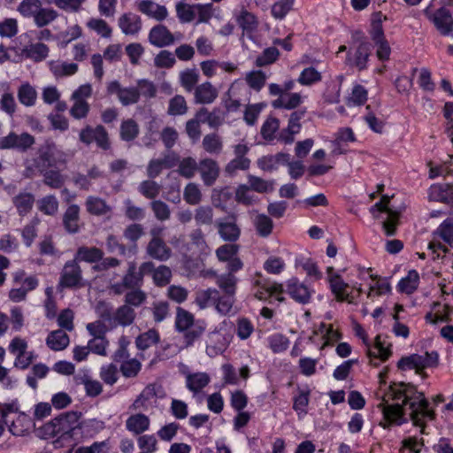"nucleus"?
Wrapping results in <instances>:
<instances>
[{
	"label": "nucleus",
	"instance_id": "1",
	"mask_svg": "<svg viewBox=\"0 0 453 453\" xmlns=\"http://www.w3.org/2000/svg\"><path fill=\"white\" fill-rule=\"evenodd\" d=\"M385 374V372L379 374L380 386L376 391L377 408L382 416L379 425L389 429L411 420L425 434V422L434 418V411L429 409L424 394L411 384H388Z\"/></svg>",
	"mask_w": 453,
	"mask_h": 453
},
{
	"label": "nucleus",
	"instance_id": "2",
	"mask_svg": "<svg viewBox=\"0 0 453 453\" xmlns=\"http://www.w3.org/2000/svg\"><path fill=\"white\" fill-rule=\"evenodd\" d=\"M79 140L87 146L95 142L98 148L104 150H107L111 148L109 134L103 125H97L96 127L86 125L80 131Z\"/></svg>",
	"mask_w": 453,
	"mask_h": 453
},
{
	"label": "nucleus",
	"instance_id": "3",
	"mask_svg": "<svg viewBox=\"0 0 453 453\" xmlns=\"http://www.w3.org/2000/svg\"><path fill=\"white\" fill-rule=\"evenodd\" d=\"M283 292L282 284L271 281L261 274H257V278L254 280V296L259 300L267 301L271 297H275L278 302H283L285 300L281 296Z\"/></svg>",
	"mask_w": 453,
	"mask_h": 453
},
{
	"label": "nucleus",
	"instance_id": "4",
	"mask_svg": "<svg viewBox=\"0 0 453 453\" xmlns=\"http://www.w3.org/2000/svg\"><path fill=\"white\" fill-rule=\"evenodd\" d=\"M424 14L434 24L441 35L449 36L453 33V16L448 8L442 6L431 12L430 7H426L424 10Z\"/></svg>",
	"mask_w": 453,
	"mask_h": 453
},
{
	"label": "nucleus",
	"instance_id": "5",
	"mask_svg": "<svg viewBox=\"0 0 453 453\" xmlns=\"http://www.w3.org/2000/svg\"><path fill=\"white\" fill-rule=\"evenodd\" d=\"M58 286L65 288H80L84 286L82 270L76 260L65 262L60 273Z\"/></svg>",
	"mask_w": 453,
	"mask_h": 453
},
{
	"label": "nucleus",
	"instance_id": "6",
	"mask_svg": "<svg viewBox=\"0 0 453 453\" xmlns=\"http://www.w3.org/2000/svg\"><path fill=\"white\" fill-rule=\"evenodd\" d=\"M130 345V341L127 336L122 335L119 339V348L113 354V361L120 364V368H141V360L144 359L143 353H137L134 357H130L127 351V347Z\"/></svg>",
	"mask_w": 453,
	"mask_h": 453
},
{
	"label": "nucleus",
	"instance_id": "7",
	"mask_svg": "<svg viewBox=\"0 0 453 453\" xmlns=\"http://www.w3.org/2000/svg\"><path fill=\"white\" fill-rule=\"evenodd\" d=\"M27 343L24 339L15 337L9 345V350L15 357V368H27L33 365L37 356L33 351H27Z\"/></svg>",
	"mask_w": 453,
	"mask_h": 453
},
{
	"label": "nucleus",
	"instance_id": "8",
	"mask_svg": "<svg viewBox=\"0 0 453 453\" xmlns=\"http://www.w3.org/2000/svg\"><path fill=\"white\" fill-rule=\"evenodd\" d=\"M389 198L388 196H383L379 202H377L374 205H372L370 209V211L376 218L375 212H387L388 217L382 223V227L386 235L393 236L396 232V226L398 224L399 212L393 211L388 207Z\"/></svg>",
	"mask_w": 453,
	"mask_h": 453
},
{
	"label": "nucleus",
	"instance_id": "9",
	"mask_svg": "<svg viewBox=\"0 0 453 453\" xmlns=\"http://www.w3.org/2000/svg\"><path fill=\"white\" fill-rule=\"evenodd\" d=\"M35 142V137L28 133L17 134L11 132L8 135L0 139V150H16L19 152H26Z\"/></svg>",
	"mask_w": 453,
	"mask_h": 453
},
{
	"label": "nucleus",
	"instance_id": "10",
	"mask_svg": "<svg viewBox=\"0 0 453 453\" xmlns=\"http://www.w3.org/2000/svg\"><path fill=\"white\" fill-rule=\"evenodd\" d=\"M439 356L436 351L426 352L424 355L412 354L402 357L397 368H427L438 365Z\"/></svg>",
	"mask_w": 453,
	"mask_h": 453
},
{
	"label": "nucleus",
	"instance_id": "11",
	"mask_svg": "<svg viewBox=\"0 0 453 453\" xmlns=\"http://www.w3.org/2000/svg\"><path fill=\"white\" fill-rule=\"evenodd\" d=\"M216 227L219 235L225 242H234L240 238L241 228L237 225V219L234 214L219 219L216 221Z\"/></svg>",
	"mask_w": 453,
	"mask_h": 453
},
{
	"label": "nucleus",
	"instance_id": "12",
	"mask_svg": "<svg viewBox=\"0 0 453 453\" xmlns=\"http://www.w3.org/2000/svg\"><path fill=\"white\" fill-rule=\"evenodd\" d=\"M135 311L132 307L123 304L119 306L113 314L110 311H105L101 317L104 322L108 323L111 326H116L118 325L127 326L133 324L135 319Z\"/></svg>",
	"mask_w": 453,
	"mask_h": 453
},
{
	"label": "nucleus",
	"instance_id": "13",
	"mask_svg": "<svg viewBox=\"0 0 453 453\" xmlns=\"http://www.w3.org/2000/svg\"><path fill=\"white\" fill-rule=\"evenodd\" d=\"M286 292L296 303L306 304L310 303L313 291L297 278H291L286 283Z\"/></svg>",
	"mask_w": 453,
	"mask_h": 453
},
{
	"label": "nucleus",
	"instance_id": "14",
	"mask_svg": "<svg viewBox=\"0 0 453 453\" xmlns=\"http://www.w3.org/2000/svg\"><path fill=\"white\" fill-rule=\"evenodd\" d=\"M39 159L47 166H54L58 163H65V153L58 150L53 141L47 140L39 150Z\"/></svg>",
	"mask_w": 453,
	"mask_h": 453
},
{
	"label": "nucleus",
	"instance_id": "15",
	"mask_svg": "<svg viewBox=\"0 0 453 453\" xmlns=\"http://www.w3.org/2000/svg\"><path fill=\"white\" fill-rule=\"evenodd\" d=\"M198 171L205 186H212L219 176L220 169L218 163L211 158H204L199 162Z\"/></svg>",
	"mask_w": 453,
	"mask_h": 453
},
{
	"label": "nucleus",
	"instance_id": "16",
	"mask_svg": "<svg viewBox=\"0 0 453 453\" xmlns=\"http://www.w3.org/2000/svg\"><path fill=\"white\" fill-rule=\"evenodd\" d=\"M149 41L152 45L163 48L173 44L175 39L165 26L157 25L150 29Z\"/></svg>",
	"mask_w": 453,
	"mask_h": 453
},
{
	"label": "nucleus",
	"instance_id": "17",
	"mask_svg": "<svg viewBox=\"0 0 453 453\" xmlns=\"http://www.w3.org/2000/svg\"><path fill=\"white\" fill-rule=\"evenodd\" d=\"M53 433L59 434H70L79 426V416L75 412L61 415L52 421Z\"/></svg>",
	"mask_w": 453,
	"mask_h": 453
},
{
	"label": "nucleus",
	"instance_id": "18",
	"mask_svg": "<svg viewBox=\"0 0 453 453\" xmlns=\"http://www.w3.org/2000/svg\"><path fill=\"white\" fill-rule=\"evenodd\" d=\"M428 196L431 201L453 204V184H433L429 188Z\"/></svg>",
	"mask_w": 453,
	"mask_h": 453
},
{
	"label": "nucleus",
	"instance_id": "19",
	"mask_svg": "<svg viewBox=\"0 0 453 453\" xmlns=\"http://www.w3.org/2000/svg\"><path fill=\"white\" fill-rule=\"evenodd\" d=\"M149 257L158 261H166L171 257L172 250L163 239H150L146 247Z\"/></svg>",
	"mask_w": 453,
	"mask_h": 453
},
{
	"label": "nucleus",
	"instance_id": "20",
	"mask_svg": "<svg viewBox=\"0 0 453 453\" xmlns=\"http://www.w3.org/2000/svg\"><path fill=\"white\" fill-rule=\"evenodd\" d=\"M137 9L142 13L158 21L167 17V10L164 5L155 4L151 0H138L135 2Z\"/></svg>",
	"mask_w": 453,
	"mask_h": 453
},
{
	"label": "nucleus",
	"instance_id": "21",
	"mask_svg": "<svg viewBox=\"0 0 453 453\" xmlns=\"http://www.w3.org/2000/svg\"><path fill=\"white\" fill-rule=\"evenodd\" d=\"M305 113L306 110L302 109L295 111L290 114L288 127L284 130L287 134H284L283 133L280 134V139L285 143H292L294 142V134L300 132L302 127L300 120L304 117Z\"/></svg>",
	"mask_w": 453,
	"mask_h": 453
},
{
	"label": "nucleus",
	"instance_id": "22",
	"mask_svg": "<svg viewBox=\"0 0 453 453\" xmlns=\"http://www.w3.org/2000/svg\"><path fill=\"white\" fill-rule=\"evenodd\" d=\"M119 27L126 35H136L142 29L141 18L133 12L124 13L119 18Z\"/></svg>",
	"mask_w": 453,
	"mask_h": 453
},
{
	"label": "nucleus",
	"instance_id": "23",
	"mask_svg": "<svg viewBox=\"0 0 453 453\" xmlns=\"http://www.w3.org/2000/svg\"><path fill=\"white\" fill-rule=\"evenodd\" d=\"M194 96L196 104H209L218 97V90L210 81H205L196 87Z\"/></svg>",
	"mask_w": 453,
	"mask_h": 453
},
{
	"label": "nucleus",
	"instance_id": "24",
	"mask_svg": "<svg viewBox=\"0 0 453 453\" xmlns=\"http://www.w3.org/2000/svg\"><path fill=\"white\" fill-rule=\"evenodd\" d=\"M9 431L14 436H24L33 427L31 418L25 413H16L15 418L8 423Z\"/></svg>",
	"mask_w": 453,
	"mask_h": 453
},
{
	"label": "nucleus",
	"instance_id": "25",
	"mask_svg": "<svg viewBox=\"0 0 453 453\" xmlns=\"http://www.w3.org/2000/svg\"><path fill=\"white\" fill-rule=\"evenodd\" d=\"M328 282L330 289L338 302L347 301L352 303V300L349 298V295L347 293L349 284L342 280L340 274L329 275Z\"/></svg>",
	"mask_w": 453,
	"mask_h": 453
},
{
	"label": "nucleus",
	"instance_id": "26",
	"mask_svg": "<svg viewBox=\"0 0 453 453\" xmlns=\"http://www.w3.org/2000/svg\"><path fill=\"white\" fill-rule=\"evenodd\" d=\"M150 420L142 413L133 414L126 420V428L134 434H142L149 430Z\"/></svg>",
	"mask_w": 453,
	"mask_h": 453
},
{
	"label": "nucleus",
	"instance_id": "27",
	"mask_svg": "<svg viewBox=\"0 0 453 453\" xmlns=\"http://www.w3.org/2000/svg\"><path fill=\"white\" fill-rule=\"evenodd\" d=\"M80 207L77 204H71L63 215V225L69 234H76L80 230Z\"/></svg>",
	"mask_w": 453,
	"mask_h": 453
},
{
	"label": "nucleus",
	"instance_id": "28",
	"mask_svg": "<svg viewBox=\"0 0 453 453\" xmlns=\"http://www.w3.org/2000/svg\"><path fill=\"white\" fill-rule=\"evenodd\" d=\"M372 46L366 40H360L358 46L354 53V65L358 70H365L367 67V62L372 53Z\"/></svg>",
	"mask_w": 453,
	"mask_h": 453
},
{
	"label": "nucleus",
	"instance_id": "29",
	"mask_svg": "<svg viewBox=\"0 0 453 453\" xmlns=\"http://www.w3.org/2000/svg\"><path fill=\"white\" fill-rule=\"evenodd\" d=\"M70 342L68 334L62 329L50 332L46 338L47 346L55 351L65 349Z\"/></svg>",
	"mask_w": 453,
	"mask_h": 453
},
{
	"label": "nucleus",
	"instance_id": "30",
	"mask_svg": "<svg viewBox=\"0 0 453 453\" xmlns=\"http://www.w3.org/2000/svg\"><path fill=\"white\" fill-rule=\"evenodd\" d=\"M104 251L96 247L81 246L78 248L73 259L79 264L80 261L87 263H97L102 260Z\"/></svg>",
	"mask_w": 453,
	"mask_h": 453
},
{
	"label": "nucleus",
	"instance_id": "31",
	"mask_svg": "<svg viewBox=\"0 0 453 453\" xmlns=\"http://www.w3.org/2000/svg\"><path fill=\"white\" fill-rule=\"evenodd\" d=\"M391 343L382 339L380 335L375 338V344L372 349H369V357L379 359L380 361H386L391 356Z\"/></svg>",
	"mask_w": 453,
	"mask_h": 453
},
{
	"label": "nucleus",
	"instance_id": "32",
	"mask_svg": "<svg viewBox=\"0 0 453 453\" xmlns=\"http://www.w3.org/2000/svg\"><path fill=\"white\" fill-rule=\"evenodd\" d=\"M159 341V333L157 332V330L152 328L149 329L144 333L140 334L135 338L134 343L137 349L140 351L139 353H143L144 350L158 343Z\"/></svg>",
	"mask_w": 453,
	"mask_h": 453
},
{
	"label": "nucleus",
	"instance_id": "33",
	"mask_svg": "<svg viewBox=\"0 0 453 453\" xmlns=\"http://www.w3.org/2000/svg\"><path fill=\"white\" fill-rule=\"evenodd\" d=\"M140 128L133 119H123L119 127V137L122 141L129 142L137 138Z\"/></svg>",
	"mask_w": 453,
	"mask_h": 453
},
{
	"label": "nucleus",
	"instance_id": "34",
	"mask_svg": "<svg viewBox=\"0 0 453 453\" xmlns=\"http://www.w3.org/2000/svg\"><path fill=\"white\" fill-rule=\"evenodd\" d=\"M123 285L128 289L140 288L143 284L141 274L137 272L136 264L134 262L128 263L127 273L122 277Z\"/></svg>",
	"mask_w": 453,
	"mask_h": 453
},
{
	"label": "nucleus",
	"instance_id": "35",
	"mask_svg": "<svg viewBox=\"0 0 453 453\" xmlns=\"http://www.w3.org/2000/svg\"><path fill=\"white\" fill-rule=\"evenodd\" d=\"M21 54L27 58L33 59L35 62H40L48 57L49 48L44 43L37 42L22 49Z\"/></svg>",
	"mask_w": 453,
	"mask_h": 453
},
{
	"label": "nucleus",
	"instance_id": "36",
	"mask_svg": "<svg viewBox=\"0 0 453 453\" xmlns=\"http://www.w3.org/2000/svg\"><path fill=\"white\" fill-rule=\"evenodd\" d=\"M202 147L211 155H219L223 150L222 138L217 133L207 134L203 138Z\"/></svg>",
	"mask_w": 453,
	"mask_h": 453
},
{
	"label": "nucleus",
	"instance_id": "37",
	"mask_svg": "<svg viewBox=\"0 0 453 453\" xmlns=\"http://www.w3.org/2000/svg\"><path fill=\"white\" fill-rule=\"evenodd\" d=\"M210 382V377L206 372H197L187 375L186 385L188 390L198 393Z\"/></svg>",
	"mask_w": 453,
	"mask_h": 453
},
{
	"label": "nucleus",
	"instance_id": "38",
	"mask_svg": "<svg viewBox=\"0 0 453 453\" xmlns=\"http://www.w3.org/2000/svg\"><path fill=\"white\" fill-rule=\"evenodd\" d=\"M310 402V390L301 389L293 398V409L299 418H303L308 413Z\"/></svg>",
	"mask_w": 453,
	"mask_h": 453
},
{
	"label": "nucleus",
	"instance_id": "39",
	"mask_svg": "<svg viewBox=\"0 0 453 453\" xmlns=\"http://www.w3.org/2000/svg\"><path fill=\"white\" fill-rule=\"evenodd\" d=\"M12 280L15 285H21L20 287L30 292L35 289L39 285V280L36 276H27L24 270L19 269L12 273Z\"/></svg>",
	"mask_w": 453,
	"mask_h": 453
},
{
	"label": "nucleus",
	"instance_id": "40",
	"mask_svg": "<svg viewBox=\"0 0 453 453\" xmlns=\"http://www.w3.org/2000/svg\"><path fill=\"white\" fill-rule=\"evenodd\" d=\"M419 275L416 270L409 271L406 277L403 278L397 285L399 292L412 294L418 287Z\"/></svg>",
	"mask_w": 453,
	"mask_h": 453
},
{
	"label": "nucleus",
	"instance_id": "41",
	"mask_svg": "<svg viewBox=\"0 0 453 453\" xmlns=\"http://www.w3.org/2000/svg\"><path fill=\"white\" fill-rule=\"evenodd\" d=\"M35 203V196L31 193H19L13 197V204L17 208L19 215L27 214Z\"/></svg>",
	"mask_w": 453,
	"mask_h": 453
},
{
	"label": "nucleus",
	"instance_id": "42",
	"mask_svg": "<svg viewBox=\"0 0 453 453\" xmlns=\"http://www.w3.org/2000/svg\"><path fill=\"white\" fill-rule=\"evenodd\" d=\"M196 322L194 315L191 312L181 307H177L175 318V328L177 331L184 332Z\"/></svg>",
	"mask_w": 453,
	"mask_h": 453
},
{
	"label": "nucleus",
	"instance_id": "43",
	"mask_svg": "<svg viewBox=\"0 0 453 453\" xmlns=\"http://www.w3.org/2000/svg\"><path fill=\"white\" fill-rule=\"evenodd\" d=\"M87 211L93 215L101 216L111 211V207L99 197L88 196L86 201Z\"/></svg>",
	"mask_w": 453,
	"mask_h": 453
},
{
	"label": "nucleus",
	"instance_id": "44",
	"mask_svg": "<svg viewBox=\"0 0 453 453\" xmlns=\"http://www.w3.org/2000/svg\"><path fill=\"white\" fill-rule=\"evenodd\" d=\"M216 283L225 293L224 295L234 296L236 291L237 278L232 273H224L217 276Z\"/></svg>",
	"mask_w": 453,
	"mask_h": 453
},
{
	"label": "nucleus",
	"instance_id": "45",
	"mask_svg": "<svg viewBox=\"0 0 453 453\" xmlns=\"http://www.w3.org/2000/svg\"><path fill=\"white\" fill-rule=\"evenodd\" d=\"M43 183L50 188H60L65 184V177L58 170H41Z\"/></svg>",
	"mask_w": 453,
	"mask_h": 453
},
{
	"label": "nucleus",
	"instance_id": "46",
	"mask_svg": "<svg viewBox=\"0 0 453 453\" xmlns=\"http://www.w3.org/2000/svg\"><path fill=\"white\" fill-rule=\"evenodd\" d=\"M254 226L257 234L259 236L265 238L272 234L273 222L269 216L265 214H258L254 220Z\"/></svg>",
	"mask_w": 453,
	"mask_h": 453
},
{
	"label": "nucleus",
	"instance_id": "47",
	"mask_svg": "<svg viewBox=\"0 0 453 453\" xmlns=\"http://www.w3.org/2000/svg\"><path fill=\"white\" fill-rule=\"evenodd\" d=\"M434 236L440 237L443 242L453 248V219H446L434 231Z\"/></svg>",
	"mask_w": 453,
	"mask_h": 453
},
{
	"label": "nucleus",
	"instance_id": "48",
	"mask_svg": "<svg viewBox=\"0 0 453 453\" xmlns=\"http://www.w3.org/2000/svg\"><path fill=\"white\" fill-rule=\"evenodd\" d=\"M155 396L154 388L150 386L146 387L142 393L137 396V398L134 401L130 409L134 411L137 410H148L150 405V400Z\"/></svg>",
	"mask_w": 453,
	"mask_h": 453
},
{
	"label": "nucleus",
	"instance_id": "49",
	"mask_svg": "<svg viewBox=\"0 0 453 453\" xmlns=\"http://www.w3.org/2000/svg\"><path fill=\"white\" fill-rule=\"evenodd\" d=\"M138 191L145 198L155 200L161 191V185L153 180H146L139 184Z\"/></svg>",
	"mask_w": 453,
	"mask_h": 453
},
{
	"label": "nucleus",
	"instance_id": "50",
	"mask_svg": "<svg viewBox=\"0 0 453 453\" xmlns=\"http://www.w3.org/2000/svg\"><path fill=\"white\" fill-rule=\"evenodd\" d=\"M50 68L52 73L56 77H64V76H70L77 73L78 71V65L75 63H58V62H51L50 64Z\"/></svg>",
	"mask_w": 453,
	"mask_h": 453
},
{
	"label": "nucleus",
	"instance_id": "51",
	"mask_svg": "<svg viewBox=\"0 0 453 453\" xmlns=\"http://www.w3.org/2000/svg\"><path fill=\"white\" fill-rule=\"evenodd\" d=\"M206 323L203 320H196V322L184 331V342L187 346L192 345L205 331Z\"/></svg>",
	"mask_w": 453,
	"mask_h": 453
},
{
	"label": "nucleus",
	"instance_id": "52",
	"mask_svg": "<svg viewBox=\"0 0 453 453\" xmlns=\"http://www.w3.org/2000/svg\"><path fill=\"white\" fill-rule=\"evenodd\" d=\"M218 296L219 291L215 288L199 290L196 293L195 303L200 309H204L208 307L211 302L214 303Z\"/></svg>",
	"mask_w": 453,
	"mask_h": 453
},
{
	"label": "nucleus",
	"instance_id": "53",
	"mask_svg": "<svg viewBox=\"0 0 453 453\" xmlns=\"http://www.w3.org/2000/svg\"><path fill=\"white\" fill-rule=\"evenodd\" d=\"M238 25L243 32L248 34L254 32L257 27L256 17L246 10H242L236 19Z\"/></svg>",
	"mask_w": 453,
	"mask_h": 453
},
{
	"label": "nucleus",
	"instance_id": "54",
	"mask_svg": "<svg viewBox=\"0 0 453 453\" xmlns=\"http://www.w3.org/2000/svg\"><path fill=\"white\" fill-rule=\"evenodd\" d=\"M198 80L199 74L196 69H186L180 74V84L188 92L195 90Z\"/></svg>",
	"mask_w": 453,
	"mask_h": 453
},
{
	"label": "nucleus",
	"instance_id": "55",
	"mask_svg": "<svg viewBox=\"0 0 453 453\" xmlns=\"http://www.w3.org/2000/svg\"><path fill=\"white\" fill-rule=\"evenodd\" d=\"M188 111V105L184 96L176 95L169 101L167 113L172 116L184 115Z\"/></svg>",
	"mask_w": 453,
	"mask_h": 453
},
{
	"label": "nucleus",
	"instance_id": "56",
	"mask_svg": "<svg viewBox=\"0 0 453 453\" xmlns=\"http://www.w3.org/2000/svg\"><path fill=\"white\" fill-rule=\"evenodd\" d=\"M183 198L190 205L198 204L202 200V193L198 185L194 182L187 184L184 188Z\"/></svg>",
	"mask_w": 453,
	"mask_h": 453
},
{
	"label": "nucleus",
	"instance_id": "57",
	"mask_svg": "<svg viewBox=\"0 0 453 453\" xmlns=\"http://www.w3.org/2000/svg\"><path fill=\"white\" fill-rule=\"evenodd\" d=\"M41 6L42 3L40 0H22L17 11L24 18H35Z\"/></svg>",
	"mask_w": 453,
	"mask_h": 453
},
{
	"label": "nucleus",
	"instance_id": "58",
	"mask_svg": "<svg viewBox=\"0 0 453 453\" xmlns=\"http://www.w3.org/2000/svg\"><path fill=\"white\" fill-rule=\"evenodd\" d=\"M194 218L196 225L210 226L213 223V209L209 205L199 206L195 211Z\"/></svg>",
	"mask_w": 453,
	"mask_h": 453
},
{
	"label": "nucleus",
	"instance_id": "59",
	"mask_svg": "<svg viewBox=\"0 0 453 453\" xmlns=\"http://www.w3.org/2000/svg\"><path fill=\"white\" fill-rule=\"evenodd\" d=\"M155 218L159 221H166L171 217V210L167 203L161 200H153L150 203Z\"/></svg>",
	"mask_w": 453,
	"mask_h": 453
},
{
	"label": "nucleus",
	"instance_id": "60",
	"mask_svg": "<svg viewBox=\"0 0 453 453\" xmlns=\"http://www.w3.org/2000/svg\"><path fill=\"white\" fill-rule=\"evenodd\" d=\"M87 27L104 38L111 36L112 30L108 23L102 19L92 18L87 22Z\"/></svg>",
	"mask_w": 453,
	"mask_h": 453
},
{
	"label": "nucleus",
	"instance_id": "61",
	"mask_svg": "<svg viewBox=\"0 0 453 453\" xmlns=\"http://www.w3.org/2000/svg\"><path fill=\"white\" fill-rule=\"evenodd\" d=\"M152 279L157 287H165L171 281L172 271L168 266L161 265L154 271Z\"/></svg>",
	"mask_w": 453,
	"mask_h": 453
},
{
	"label": "nucleus",
	"instance_id": "62",
	"mask_svg": "<svg viewBox=\"0 0 453 453\" xmlns=\"http://www.w3.org/2000/svg\"><path fill=\"white\" fill-rule=\"evenodd\" d=\"M58 17V13L53 9L39 8L36 12L34 20L38 27H42L52 22Z\"/></svg>",
	"mask_w": 453,
	"mask_h": 453
},
{
	"label": "nucleus",
	"instance_id": "63",
	"mask_svg": "<svg viewBox=\"0 0 453 453\" xmlns=\"http://www.w3.org/2000/svg\"><path fill=\"white\" fill-rule=\"evenodd\" d=\"M321 79L322 75L319 71L314 67H307L301 72L297 81L303 86H311L320 81Z\"/></svg>",
	"mask_w": 453,
	"mask_h": 453
},
{
	"label": "nucleus",
	"instance_id": "64",
	"mask_svg": "<svg viewBox=\"0 0 453 453\" xmlns=\"http://www.w3.org/2000/svg\"><path fill=\"white\" fill-rule=\"evenodd\" d=\"M111 445L109 441H95L89 446L78 447L74 453H109Z\"/></svg>",
	"mask_w": 453,
	"mask_h": 453
}]
</instances>
